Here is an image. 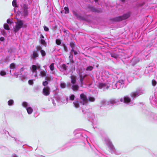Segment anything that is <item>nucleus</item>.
Masks as SVG:
<instances>
[{"instance_id": "obj_40", "label": "nucleus", "mask_w": 157, "mask_h": 157, "mask_svg": "<svg viewBox=\"0 0 157 157\" xmlns=\"http://www.w3.org/2000/svg\"><path fill=\"white\" fill-rule=\"evenodd\" d=\"M17 0H13L12 2V5L13 7L14 8L18 7V5H17Z\"/></svg>"}, {"instance_id": "obj_9", "label": "nucleus", "mask_w": 157, "mask_h": 157, "mask_svg": "<svg viewBox=\"0 0 157 157\" xmlns=\"http://www.w3.org/2000/svg\"><path fill=\"white\" fill-rule=\"evenodd\" d=\"M132 14V12L129 11L124 13L122 15L110 18V20L113 22H119L128 19L131 17Z\"/></svg>"}, {"instance_id": "obj_7", "label": "nucleus", "mask_w": 157, "mask_h": 157, "mask_svg": "<svg viewBox=\"0 0 157 157\" xmlns=\"http://www.w3.org/2000/svg\"><path fill=\"white\" fill-rule=\"evenodd\" d=\"M101 76L102 78H107V85H111V84L115 82V79L116 77L113 74H110L107 71H104L101 72Z\"/></svg>"}, {"instance_id": "obj_44", "label": "nucleus", "mask_w": 157, "mask_h": 157, "mask_svg": "<svg viewBox=\"0 0 157 157\" xmlns=\"http://www.w3.org/2000/svg\"><path fill=\"white\" fill-rule=\"evenodd\" d=\"M6 75V72L4 70H2L0 71V75L4 76Z\"/></svg>"}, {"instance_id": "obj_46", "label": "nucleus", "mask_w": 157, "mask_h": 157, "mask_svg": "<svg viewBox=\"0 0 157 157\" xmlns=\"http://www.w3.org/2000/svg\"><path fill=\"white\" fill-rule=\"evenodd\" d=\"M7 23L8 24H9L10 25H11L13 23V19H8L7 20Z\"/></svg>"}, {"instance_id": "obj_36", "label": "nucleus", "mask_w": 157, "mask_h": 157, "mask_svg": "<svg viewBox=\"0 0 157 157\" xmlns=\"http://www.w3.org/2000/svg\"><path fill=\"white\" fill-rule=\"evenodd\" d=\"M4 29L8 31L10 30L9 25L7 23H5L3 25Z\"/></svg>"}, {"instance_id": "obj_50", "label": "nucleus", "mask_w": 157, "mask_h": 157, "mask_svg": "<svg viewBox=\"0 0 157 157\" xmlns=\"http://www.w3.org/2000/svg\"><path fill=\"white\" fill-rule=\"evenodd\" d=\"M28 83L30 85H33V80L30 79L28 81Z\"/></svg>"}, {"instance_id": "obj_4", "label": "nucleus", "mask_w": 157, "mask_h": 157, "mask_svg": "<svg viewBox=\"0 0 157 157\" xmlns=\"http://www.w3.org/2000/svg\"><path fill=\"white\" fill-rule=\"evenodd\" d=\"M80 101L75 100L73 102L75 108H78L80 105H86L88 101L93 102L95 100L94 98L92 96H90L87 98L86 96L83 93L80 94Z\"/></svg>"}, {"instance_id": "obj_19", "label": "nucleus", "mask_w": 157, "mask_h": 157, "mask_svg": "<svg viewBox=\"0 0 157 157\" xmlns=\"http://www.w3.org/2000/svg\"><path fill=\"white\" fill-rule=\"evenodd\" d=\"M87 8L89 9L90 11L92 12H98V13L101 12V10L98 9L97 8H95L94 6H88L87 7Z\"/></svg>"}, {"instance_id": "obj_22", "label": "nucleus", "mask_w": 157, "mask_h": 157, "mask_svg": "<svg viewBox=\"0 0 157 157\" xmlns=\"http://www.w3.org/2000/svg\"><path fill=\"white\" fill-rule=\"evenodd\" d=\"M153 66L151 65H148L146 67V69L144 73L143 72H142L141 75H143L144 73L147 74L149 72H152L153 71Z\"/></svg>"}, {"instance_id": "obj_8", "label": "nucleus", "mask_w": 157, "mask_h": 157, "mask_svg": "<svg viewBox=\"0 0 157 157\" xmlns=\"http://www.w3.org/2000/svg\"><path fill=\"white\" fill-rule=\"evenodd\" d=\"M15 22V25L13 27V31L15 33H17L22 28H26L27 24L23 20L18 19Z\"/></svg>"}, {"instance_id": "obj_54", "label": "nucleus", "mask_w": 157, "mask_h": 157, "mask_svg": "<svg viewBox=\"0 0 157 157\" xmlns=\"http://www.w3.org/2000/svg\"><path fill=\"white\" fill-rule=\"evenodd\" d=\"M150 57V54H148L147 55H146L145 56V57L144 58L145 59H149V58Z\"/></svg>"}, {"instance_id": "obj_51", "label": "nucleus", "mask_w": 157, "mask_h": 157, "mask_svg": "<svg viewBox=\"0 0 157 157\" xmlns=\"http://www.w3.org/2000/svg\"><path fill=\"white\" fill-rule=\"evenodd\" d=\"M101 103L103 106H105L106 105V102L105 100H102L101 101Z\"/></svg>"}, {"instance_id": "obj_59", "label": "nucleus", "mask_w": 157, "mask_h": 157, "mask_svg": "<svg viewBox=\"0 0 157 157\" xmlns=\"http://www.w3.org/2000/svg\"><path fill=\"white\" fill-rule=\"evenodd\" d=\"M1 32H2V34L5 36L6 35V32H5V31H1Z\"/></svg>"}, {"instance_id": "obj_62", "label": "nucleus", "mask_w": 157, "mask_h": 157, "mask_svg": "<svg viewBox=\"0 0 157 157\" xmlns=\"http://www.w3.org/2000/svg\"><path fill=\"white\" fill-rule=\"evenodd\" d=\"M12 157H18V156L15 154L12 155Z\"/></svg>"}, {"instance_id": "obj_15", "label": "nucleus", "mask_w": 157, "mask_h": 157, "mask_svg": "<svg viewBox=\"0 0 157 157\" xmlns=\"http://www.w3.org/2000/svg\"><path fill=\"white\" fill-rule=\"evenodd\" d=\"M24 69L23 67L21 68L19 71V73H20L21 76H20V78L23 82H25L27 80L28 73L26 71L24 72L23 73V72L24 71Z\"/></svg>"}, {"instance_id": "obj_39", "label": "nucleus", "mask_w": 157, "mask_h": 157, "mask_svg": "<svg viewBox=\"0 0 157 157\" xmlns=\"http://www.w3.org/2000/svg\"><path fill=\"white\" fill-rule=\"evenodd\" d=\"M64 9L65 11L64 13L65 14H68L70 12V10L69 9V8L68 6H65L64 8Z\"/></svg>"}, {"instance_id": "obj_26", "label": "nucleus", "mask_w": 157, "mask_h": 157, "mask_svg": "<svg viewBox=\"0 0 157 157\" xmlns=\"http://www.w3.org/2000/svg\"><path fill=\"white\" fill-rule=\"evenodd\" d=\"M75 98V95L73 94H71L70 95L69 97V99H68V98L67 97L66 98V103H67L68 102H70V101H73L74 100Z\"/></svg>"}, {"instance_id": "obj_16", "label": "nucleus", "mask_w": 157, "mask_h": 157, "mask_svg": "<svg viewBox=\"0 0 157 157\" xmlns=\"http://www.w3.org/2000/svg\"><path fill=\"white\" fill-rule=\"evenodd\" d=\"M143 112L146 114H150V118L151 121L157 122V115L154 113L149 112L147 110H143Z\"/></svg>"}, {"instance_id": "obj_10", "label": "nucleus", "mask_w": 157, "mask_h": 157, "mask_svg": "<svg viewBox=\"0 0 157 157\" xmlns=\"http://www.w3.org/2000/svg\"><path fill=\"white\" fill-rule=\"evenodd\" d=\"M104 141L106 145L110 150V152L112 154L119 155L121 154V152L117 151L114 146L108 137H105Z\"/></svg>"}, {"instance_id": "obj_17", "label": "nucleus", "mask_w": 157, "mask_h": 157, "mask_svg": "<svg viewBox=\"0 0 157 157\" xmlns=\"http://www.w3.org/2000/svg\"><path fill=\"white\" fill-rule=\"evenodd\" d=\"M39 48L38 46L36 47V49L34 50L33 51V53L30 55L31 58V59L35 60L36 59V58L39 57Z\"/></svg>"}, {"instance_id": "obj_23", "label": "nucleus", "mask_w": 157, "mask_h": 157, "mask_svg": "<svg viewBox=\"0 0 157 157\" xmlns=\"http://www.w3.org/2000/svg\"><path fill=\"white\" fill-rule=\"evenodd\" d=\"M139 60L138 58L136 57H134L130 60V64L133 66L139 62Z\"/></svg>"}, {"instance_id": "obj_35", "label": "nucleus", "mask_w": 157, "mask_h": 157, "mask_svg": "<svg viewBox=\"0 0 157 157\" xmlns=\"http://www.w3.org/2000/svg\"><path fill=\"white\" fill-rule=\"evenodd\" d=\"M61 46L63 47L65 52H68V49L67 47L65 44L62 43Z\"/></svg>"}, {"instance_id": "obj_34", "label": "nucleus", "mask_w": 157, "mask_h": 157, "mask_svg": "<svg viewBox=\"0 0 157 157\" xmlns=\"http://www.w3.org/2000/svg\"><path fill=\"white\" fill-rule=\"evenodd\" d=\"M62 40H61L59 39H56V44L58 45H60L61 46L62 44Z\"/></svg>"}, {"instance_id": "obj_13", "label": "nucleus", "mask_w": 157, "mask_h": 157, "mask_svg": "<svg viewBox=\"0 0 157 157\" xmlns=\"http://www.w3.org/2000/svg\"><path fill=\"white\" fill-rule=\"evenodd\" d=\"M72 12L74 16L76 17L78 20L87 22H89L90 21V20L87 17L84 15H82L80 13H78L77 10H73Z\"/></svg>"}, {"instance_id": "obj_47", "label": "nucleus", "mask_w": 157, "mask_h": 157, "mask_svg": "<svg viewBox=\"0 0 157 157\" xmlns=\"http://www.w3.org/2000/svg\"><path fill=\"white\" fill-rule=\"evenodd\" d=\"M152 85L154 86H155L157 84V82L154 79H153L151 81Z\"/></svg>"}, {"instance_id": "obj_31", "label": "nucleus", "mask_w": 157, "mask_h": 157, "mask_svg": "<svg viewBox=\"0 0 157 157\" xmlns=\"http://www.w3.org/2000/svg\"><path fill=\"white\" fill-rule=\"evenodd\" d=\"M121 80H123V83H125L126 80L128 79L127 77L125 76L124 74H122L118 81H120Z\"/></svg>"}, {"instance_id": "obj_64", "label": "nucleus", "mask_w": 157, "mask_h": 157, "mask_svg": "<svg viewBox=\"0 0 157 157\" xmlns=\"http://www.w3.org/2000/svg\"><path fill=\"white\" fill-rule=\"evenodd\" d=\"M14 11L15 13H16V10L15 8H14Z\"/></svg>"}, {"instance_id": "obj_1", "label": "nucleus", "mask_w": 157, "mask_h": 157, "mask_svg": "<svg viewBox=\"0 0 157 157\" xmlns=\"http://www.w3.org/2000/svg\"><path fill=\"white\" fill-rule=\"evenodd\" d=\"M144 90L142 88H139L136 89V91L132 92L130 94V96L132 98V100L128 96H125L124 98H122L118 99H110L107 103L108 104L117 105L120 104V101L123 102L124 103L128 105H133L134 104L133 100L140 95L144 93Z\"/></svg>"}, {"instance_id": "obj_41", "label": "nucleus", "mask_w": 157, "mask_h": 157, "mask_svg": "<svg viewBox=\"0 0 157 157\" xmlns=\"http://www.w3.org/2000/svg\"><path fill=\"white\" fill-rule=\"evenodd\" d=\"M94 67L92 66H89L86 67V71H90L93 70Z\"/></svg>"}, {"instance_id": "obj_28", "label": "nucleus", "mask_w": 157, "mask_h": 157, "mask_svg": "<svg viewBox=\"0 0 157 157\" xmlns=\"http://www.w3.org/2000/svg\"><path fill=\"white\" fill-rule=\"evenodd\" d=\"M70 55L69 57V59L70 61V62L71 64H73L75 63V61L73 59V54L71 53V52H70Z\"/></svg>"}, {"instance_id": "obj_32", "label": "nucleus", "mask_w": 157, "mask_h": 157, "mask_svg": "<svg viewBox=\"0 0 157 157\" xmlns=\"http://www.w3.org/2000/svg\"><path fill=\"white\" fill-rule=\"evenodd\" d=\"M70 46L71 48V50H72L75 49V42L74 41H71L70 43Z\"/></svg>"}, {"instance_id": "obj_48", "label": "nucleus", "mask_w": 157, "mask_h": 157, "mask_svg": "<svg viewBox=\"0 0 157 157\" xmlns=\"http://www.w3.org/2000/svg\"><path fill=\"white\" fill-rule=\"evenodd\" d=\"M70 52H71V53L73 52L75 56H76L77 54H78V52L77 51H75V49L71 50Z\"/></svg>"}, {"instance_id": "obj_49", "label": "nucleus", "mask_w": 157, "mask_h": 157, "mask_svg": "<svg viewBox=\"0 0 157 157\" xmlns=\"http://www.w3.org/2000/svg\"><path fill=\"white\" fill-rule=\"evenodd\" d=\"M44 30L46 32H48L49 30V28L45 25L44 26Z\"/></svg>"}, {"instance_id": "obj_30", "label": "nucleus", "mask_w": 157, "mask_h": 157, "mask_svg": "<svg viewBox=\"0 0 157 157\" xmlns=\"http://www.w3.org/2000/svg\"><path fill=\"white\" fill-rule=\"evenodd\" d=\"M39 42L42 46L46 47L47 46V42L45 41V39L44 40H40Z\"/></svg>"}, {"instance_id": "obj_18", "label": "nucleus", "mask_w": 157, "mask_h": 157, "mask_svg": "<svg viewBox=\"0 0 157 157\" xmlns=\"http://www.w3.org/2000/svg\"><path fill=\"white\" fill-rule=\"evenodd\" d=\"M67 67L66 64L63 63L60 65L58 68L60 71L64 72V75H67L68 74L67 71Z\"/></svg>"}, {"instance_id": "obj_43", "label": "nucleus", "mask_w": 157, "mask_h": 157, "mask_svg": "<svg viewBox=\"0 0 157 157\" xmlns=\"http://www.w3.org/2000/svg\"><path fill=\"white\" fill-rule=\"evenodd\" d=\"M54 63H51L49 66V68L51 71H53L55 69V67H54Z\"/></svg>"}, {"instance_id": "obj_25", "label": "nucleus", "mask_w": 157, "mask_h": 157, "mask_svg": "<svg viewBox=\"0 0 157 157\" xmlns=\"http://www.w3.org/2000/svg\"><path fill=\"white\" fill-rule=\"evenodd\" d=\"M96 77L97 79L101 81V79H103L104 78H102L101 76V74H100V73L99 72H97L96 73Z\"/></svg>"}, {"instance_id": "obj_3", "label": "nucleus", "mask_w": 157, "mask_h": 157, "mask_svg": "<svg viewBox=\"0 0 157 157\" xmlns=\"http://www.w3.org/2000/svg\"><path fill=\"white\" fill-rule=\"evenodd\" d=\"M110 85H112V88L113 89H120L122 88L124 85V83H123V80H121L120 81H118L115 83L114 82L111 85H107L105 83L98 82V88L100 89H103V90H105L106 89H108Z\"/></svg>"}, {"instance_id": "obj_56", "label": "nucleus", "mask_w": 157, "mask_h": 157, "mask_svg": "<svg viewBox=\"0 0 157 157\" xmlns=\"http://www.w3.org/2000/svg\"><path fill=\"white\" fill-rule=\"evenodd\" d=\"M3 132H4V134H8L10 136H11L9 134V132L8 131L5 130L4 129L3 130Z\"/></svg>"}, {"instance_id": "obj_14", "label": "nucleus", "mask_w": 157, "mask_h": 157, "mask_svg": "<svg viewBox=\"0 0 157 157\" xmlns=\"http://www.w3.org/2000/svg\"><path fill=\"white\" fill-rule=\"evenodd\" d=\"M22 105L23 107L26 109L27 112L29 115L31 114L33 112V109L27 102L25 101L23 102L22 103Z\"/></svg>"}, {"instance_id": "obj_33", "label": "nucleus", "mask_w": 157, "mask_h": 157, "mask_svg": "<svg viewBox=\"0 0 157 157\" xmlns=\"http://www.w3.org/2000/svg\"><path fill=\"white\" fill-rule=\"evenodd\" d=\"M60 86L62 88L64 89L67 87V84L64 82H61L60 84Z\"/></svg>"}, {"instance_id": "obj_11", "label": "nucleus", "mask_w": 157, "mask_h": 157, "mask_svg": "<svg viewBox=\"0 0 157 157\" xmlns=\"http://www.w3.org/2000/svg\"><path fill=\"white\" fill-rule=\"evenodd\" d=\"M21 11H17V16H19L21 15L24 17H27L29 14L28 5L26 4H23V5H21Z\"/></svg>"}, {"instance_id": "obj_2", "label": "nucleus", "mask_w": 157, "mask_h": 157, "mask_svg": "<svg viewBox=\"0 0 157 157\" xmlns=\"http://www.w3.org/2000/svg\"><path fill=\"white\" fill-rule=\"evenodd\" d=\"M74 135L75 136V137L76 138H80L82 140L84 141V142H82V145L83 144H85L86 143L85 142L86 140V143H87V145H88L90 147L91 151L93 152L94 153L97 155H98L100 157H102L103 155H102L101 153H100L94 146H91V144H90L88 141L87 138V136L85 134H82L81 132H79L78 129L75 130L73 132Z\"/></svg>"}, {"instance_id": "obj_42", "label": "nucleus", "mask_w": 157, "mask_h": 157, "mask_svg": "<svg viewBox=\"0 0 157 157\" xmlns=\"http://www.w3.org/2000/svg\"><path fill=\"white\" fill-rule=\"evenodd\" d=\"M16 64L14 63H12L10 65V68L11 69H13L16 68Z\"/></svg>"}, {"instance_id": "obj_20", "label": "nucleus", "mask_w": 157, "mask_h": 157, "mask_svg": "<svg viewBox=\"0 0 157 157\" xmlns=\"http://www.w3.org/2000/svg\"><path fill=\"white\" fill-rule=\"evenodd\" d=\"M47 76V77H46L45 78V80L43 81L42 82L43 85L44 86H46L48 84L49 82L52 79L50 75H48Z\"/></svg>"}, {"instance_id": "obj_12", "label": "nucleus", "mask_w": 157, "mask_h": 157, "mask_svg": "<svg viewBox=\"0 0 157 157\" xmlns=\"http://www.w3.org/2000/svg\"><path fill=\"white\" fill-rule=\"evenodd\" d=\"M82 112L85 114L88 121L94 123L95 121L94 114L92 113L89 110H86L85 111L82 109Z\"/></svg>"}, {"instance_id": "obj_37", "label": "nucleus", "mask_w": 157, "mask_h": 157, "mask_svg": "<svg viewBox=\"0 0 157 157\" xmlns=\"http://www.w3.org/2000/svg\"><path fill=\"white\" fill-rule=\"evenodd\" d=\"M14 104V101L13 99H10L8 101V104L9 106H12Z\"/></svg>"}, {"instance_id": "obj_60", "label": "nucleus", "mask_w": 157, "mask_h": 157, "mask_svg": "<svg viewBox=\"0 0 157 157\" xmlns=\"http://www.w3.org/2000/svg\"><path fill=\"white\" fill-rule=\"evenodd\" d=\"M92 82H91L89 83L88 84V86L89 87H92Z\"/></svg>"}, {"instance_id": "obj_45", "label": "nucleus", "mask_w": 157, "mask_h": 157, "mask_svg": "<svg viewBox=\"0 0 157 157\" xmlns=\"http://www.w3.org/2000/svg\"><path fill=\"white\" fill-rule=\"evenodd\" d=\"M110 54L111 57L114 58H117L118 57L117 54L114 53H110Z\"/></svg>"}, {"instance_id": "obj_5", "label": "nucleus", "mask_w": 157, "mask_h": 157, "mask_svg": "<svg viewBox=\"0 0 157 157\" xmlns=\"http://www.w3.org/2000/svg\"><path fill=\"white\" fill-rule=\"evenodd\" d=\"M40 67V65L39 64L33 65L30 67L32 75L35 77H37L38 75L42 77H44L45 78L46 77H47V75H49L47 74L46 71L42 70Z\"/></svg>"}, {"instance_id": "obj_58", "label": "nucleus", "mask_w": 157, "mask_h": 157, "mask_svg": "<svg viewBox=\"0 0 157 157\" xmlns=\"http://www.w3.org/2000/svg\"><path fill=\"white\" fill-rule=\"evenodd\" d=\"M5 39L3 37H1L0 38V41L1 42H4Z\"/></svg>"}, {"instance_id": "obj_24", "label": "nucleus", "mask_w": 157, "mask_h": 157, "mask_svg": "<svg viewBox=\"0 0 157 157\" xmlns=\"http://www.w3.org/2000/svg\"><path fill=\"white\" fill-rule=\"evenodd\" d=\"M38 48L39 51H40L42 58H43V59H44V57L46 56V53L45 51L42 49V47L41 46H38Z\"/></svg>"}, {"instance_id": "obj_6", "label": "nucleus", "mask_w": 157, "mask_h": 157, "mask_svg": "<svg viewBox=\"0 0 157 157\" xmlns=\"http://www.w3.org/2000/svg\"><path fill=\"white\" fill-rule=\"evenodd\" d=\"M71 82H68L67 84V87L71 89L74 91H77L79 88V86L77 82V77L74 75H71L70 76Z\"/></svg>"}, {"instance_id": "obj_38", "label": "nucleus", "mask_w": 157, "mask_h": 157, "mask_svg": "<svg viewBox=\"0 0 157 157\" xmlns=\"http://www.w3.org/2000/svg\"><path fill=\"white\" fill-rule=\"evenodd\" d=\"M79 81L81 86H82L84 84L83 78L82 76H79Z\"/></svg>"}, {"instance_id": "obj_63", "label": "nucleus", "mask_w": 157, "mask_h": 157, "mask_svg": "<svg viewBox=\"0 0 157 157\" xmlns=\"http://www.w3.org/2000/svg\"><path fill=\"white\" fill-rule=\"evenodd\" d=\"M12 138H14V140L15 141H16V140H17V139L16 138H15V137H13L12 136H10Z\"/></svg>"}, {"instance_id": "obj_61", "label": "nucleus", "mask_w": 157, "mask_h": 157, "mask_svg": "<svg viewBox=\"0 0 157 157\" xmlns=\"http://www.w3.org/2000/svg\"><path fill=\"white\" fill-rule=\"evenodd\" d=\"M39 89V88L38 87H36L35 88V90H36V91L38 90Z\"/></svg>"}, {"instance_id": "obj_53", "label": "nucleus", "mask_w": 157, "mask_h": 157, "mask_svg": "<svg viewBox=\"0 0 157 157\" xmlns=\"http://www.w3.org/2000/svg\"><path fill=\"white\" fill-rule=\"evenodd\" d=\"M45 39L44 38V37L43 35L42 34H40V40H44Z\"/></svg>"}, {"instance_id": "obj_27", "label": "nucleus", "mask_w": 157, "mask_h": 157, "mask_svg": "<svg viewBox=\"0 0 157 157\" xmlns=\"http://www.w3.org/2000/svg\"><path fill=\"white\" fill-rule=\"evenodd\" d=\"M54 98L56 101L58 103H60L61 101V99L60 97L57 95V94L56 93H54Z\"/></svg>"}, {"instance_id": "obj_55", "label": "nucleus", "mask_w": 157, "mask_h": 157, "mask_svg": "<svg viewBox=\"0 0 157 157\" xmlns=\"http://www.w3.org/2000/svg\"><path fill=\"white\" fill-rule=\"evenodd\" d=\"M51 100L52 101V102L54 106H55L56 105V104L55 102V100L54 98H51Z\"/></svg>"}, {"instance_id": "obj_29", "label": "nucleus", "mask_w": 157, "mask_h": 157, "mask_svg": "<svg viewBox=\"0 0 157 157\" xmlns=\"http://www.w3.org/2000/svg\"><path fill=\"white\" fill-rule=\"evenodd\" d=\"M10 61V56H7L6 57L4 58L3 60L1 62V63L3 64L6 63H8Z\"/></svg>"}, {"instance_id": "obj_57", "label": "nucleus", "mask_w": 157, "mask_h": 157, "mask_svg": "<svg viewBox=\"0 0 157 157\" xmlns=\"http://www.w3.org/2000/svg\"><path fill=\"white\" fill-rule=\"evenodd\" d=\"M64 33H66L67 34H69V32L68 30H66L65 29H64L63 30Z\"/></svg>"}, {"instance_id": "obj_21", "label": "nucleus", "mask_w": 157, "mask_h": 157, "mask_svg": "<svg viewBox=\"0 0 157 157\" xmlns=\"http://www.w3.org/2000/svg\"><path fill=\"white\" fill-rule=\"evenodd\" d=\"M42 93L44 96L49 95L50 93V88L48 86L44 87L43 89Z\"/></svg>"}, {"instance_id": "obj_52", "label": "nucleus", "mask_w": 157, "mask_h": 157, "mask_svg": "<svg viewBox=\"0 0 157 157\" xmlns=\"http://www.w3.org/2000/svg\"><path fill=\"white\" fill-rule=\"evenodd\" d=\"M100 0H94V2L96 3V5H100L99 1Z\"/></svg>"}]
</instances>
